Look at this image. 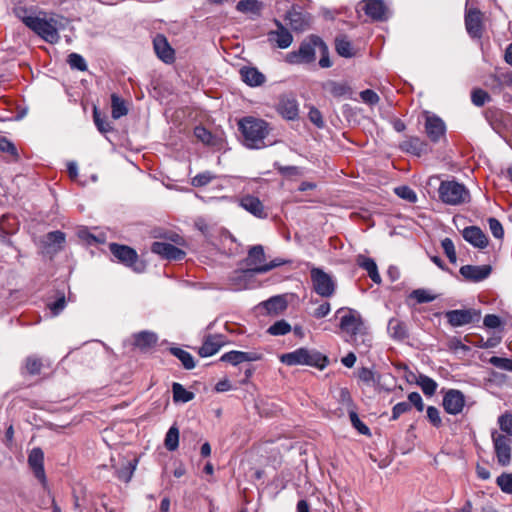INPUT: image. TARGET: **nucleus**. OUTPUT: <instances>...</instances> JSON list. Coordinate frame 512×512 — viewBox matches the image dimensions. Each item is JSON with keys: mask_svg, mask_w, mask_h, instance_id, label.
I'll list each match as a JSON object with an SVG mask.
<instances>
[{"mask_svg": "<svg viewBox=\"0 0 512 512\" xmlns=\"http://www.w3.org/2000/svg\"><path fill=\"white\" fill-rule=\"evenodd\" d=\"M320 44L319 46V49H318V53L320 54V60H319V65L322 67V68H329L332 63L329 59V51H328V47L327 45L324 43V41L322 40V42H318Z\"/></svg>", "mask_w": 512, "mask_h": 512, "instance_id": "55", "label": "nucleus"}, {"mask_svg": "<svg viewBox=\"0 0 512 512\" xmlns=\"http://www.w3.org/2000/svg\"><path fill=\"white\" fill-rule=\"evenodd\" d=\"M465 26L468 34L473 38L482 35V13L477 9H471L466 13Z\"/></svg>", "mask_w": 512, "mask_h": 512, "instance_id": "22", "label": "nucleus"}, {"mask_svg": "<svg viewBox=\"0 0 512 512\" xmlns=\"http://www.w3.org/2000/svg\"><path fill=\"white\" fill-rule=\"evenodd\" d=\"M0 152L7 153L13 159L18 158V153L15 145L6 137H0Z\"/></svg>", "mask_w": 512, "mask_h": 512, "instance_id": "54", "label": "nucleus"}, {"mask_svg": "<svg viewBox=\"0 0 512 512\" xmlns=\"http://www.w3.org/2000/svg\"><path fill=\"white\" fill-rule=\"evenodd\" d=\"M410 296L418 303L432 302L436 298L435 295L431 294L428 290L425 289H416L412 291Z\"/></svg>", "mask_w": 512, "mask_h": 512, "instance_id": "52", "label": "nucleus"}, {"mask_svg": "<svg viewBox=\"0 0 512 512\" xmlns=\"http://www.w3.org/2000/svg\"><path fill=\"white\" fill-rule=\"evenodd\" d=\"M277 29L268 33V40L281 49L288 48L293 42V36L279 21H275Z\"/></svg>", "mask_w": 512, "mask_h": 512, "instance_id": "20", "label": "nucleus"}, {"mask_svg": "<svg viewBox=\"0 0 512 512\" xmlns=\"http://www.w3.org/2000/svg\"><path fill=\"white\" fill-rule=\"evenodd\" d=\"M427 418L429 420V422L434 426V427H440L442 425V419H441V416H440V411L434 407V406H428L427 408Z\"/></svg>", "mask_w": 512, "mask_h": 512, "instance_id": "59", "label": "nucleus"}, {"mask_svg": "<svg viewBox=\"0 0 512 512\" xmlns=\"http://www.w3.org/2000/svg\"><path fill=\"white\" fill-rule=\"evenodd\" d=\"M238 126L246 147L260 149L265 146L264 140L269 134V127L266 121L248 116L241 119Z\"/></svg>", "mask_w": 512, "mask_h": 512, "instance_id": "2", "label": "nucleus"}, {"mask_svg": "<svg viewBox=\"0 0 512 512\" xmlns=\"http://www.w3.org/2000/svg\"><path fill=\"white\" fill-rule=\"evenodd\" d=\"M416 383L426 396H433L438 387L435 380L423 374L418 376Z\"/></svg>", "mask_w": 512, "mask_h": 512, "instance_id": "39", "label": "nucleus"}, {"mask_svg": "<svg viewBox=\"0 0 512 512\" xmlns=\"http://www.w3.org/2000/svg\"><path fill=\"white\" fill-rule=\"evenodd\" d=\"M217 176L211 171H204L196 176H194L191 180V184L194 187H203L211 183Z\"/></svg>", "mask_w": 512, "mask_h": 512, "instance_id": "44", "label": "nucleus"}, {"mask_svg": "<svg viewBox=\"0 0 512 512\" xmlns=\"http://www.w3.org/2000/svg\"><path fill=\"white\" fill-rule=\"evenodd\" d=\"M335 49L340 56L345 58H351L355 55L352 43L344 35L336 37Z\"/></svg>", "mask_w": 512, "mask_h": 512, "instance_id": "36", "label": "nucleus"}, {"mask_svg": "<svg viewBox=\"0 0 512 512\" xmlns=\"http://www.w3.org/2000/svg\"><path fill=\"white\" fill-rule=\"evenodd\" d=\"M111 115L114 119H119L128 113L126 102L117 94L111 95Z\"/></svg>", "mask_w": 512, "mask_h": 512, "instance_id": "38", "label": "nucleus"}, {"mask_svg": "<svg viewBox=\"0 0 512 512\" xmlns=\"http://www.w3.org/2000/svg\"><path fill=\"white\" fill-rule=\"evenodd\" d=\"M348 414L353 427L357 429L359 433L363 435L370 434L369 428L359 419L356 409L351 410Z\"/></svg>", "mask_w": 512, "mask_h": 512, "instance_id": "49", "label": "nucleus"}, {"mask_svg": "<svg viewBox=\"0 0 512 512\" xmlns=\"http://www.w3.org/2000/svg\"><path fill=\"white\" fill-rule=\"evenodd\" d=\"M46 306L49 309L50 315L52 317L58 316L66 306V298L64 293H60L55 301L47 303Z\"/></svg>", "mask_w": 512, "mask_h": 512, "instance_id": "46", "label": "nucleus"}, {"mask_svg": "<svg viewBox=\"0 0 512 512\" xmlns=\"http://www.w3.org/2000/svg\"><path fill=\"white\" fill-rule=\"evenodd\" d=\"M360 97H361L363 102H365L367 104H370V105L377 104L379 102V100H380V98L377 95V93L374 92L371 89H366V90L362 91L360 93Z\"/></svg>", "mask_w": 512, "mask_h": 512, "instance_id": "64", "label": "nucleus"}, {"mask_svg": "<svg viewBox=\"0 0 512 512\" xmlns=\"http://www.w3.org/2000/svg\"><path fill=\"white\" fill-rule=\"evenodd\" d=\"M14 15L32 29V11L27 0H19L13 8Z\"/></svg>", "mask_w": 512, "mask_h": 512, "instance_id": "31", "label": "nucleus"}, {"mask_svg": "<svg viewBox=\"0 0 512 512\" xmlns=\"http://www.w3.org/2000/svg\"><path fill=\"white\" fill-rule=\"evenodd\" d=\"M411 410V405L408 402H399L392 408L391 420H397L402 414Z\"/></svg>", "mask_w": 512, "mask_h": 512, "instance_id": "63", "label": "nucleus"}, {"mask_svg": "<svg viewBox=\"0 0 512 512\" xmlns=\"http://www.w3.org/2000/svg\"><path fill=\"white\" fill-rule=\"evenodd\" d=\"M67 62L72 69H76L82 72L88 69L85 59L80 54H69Z\"/></svg>", "mask_w": 512, "mask_h": 512, "instance_id": "47", "label": "nucleus"}, {"mask_svg": "<svg viewBox=\"0 0 512 512\" xmlns=\"http://www.w3.org/2000/svg\"><path fill=\"white\" fill-rule=\"evenodd\" d=\"M222 344L223 342L221 340V336L209 335L205 338L202 346L199 348L198 353L201 357L212 356L220 350Z\"/></svg>", "mask_w": 512, "mask_h": 512, "instance_id": "27", "label": "nucleus"}, {"mask_svg": "<svg viewBox=\"0 0 512 512\" xmlns=\"http://www.w3.org/2000/svg\"><path fill=\"white\" fill-rule=\"evenodd\" d=\"M322 39L318 36L312 35L304 40L298 50L291 51L286 54L285 61L292 65L309 64L315 61L316 53L319 49Z\"/></svg>", "mask_w": 512, "mask_h": 512, "instance_id": "6", "label": "nucleus"}, {"mask_svg": "<svg viewBox=\"0 0 512 512\" xmlns=\"http://www.w3.org/2000/svg\"><path fill=\"white\" fill-rule=\"evenodd\" d=\"M489 363L497 368L512 371L511 359L493 356L490 358Z\"/></svg>", "mask_w": 512, "mask_h": 512, "instance_id": "58", "label": "nucleus"}, {"mask_svg": "<svg viewBox=\"0 0 512 512\" xmlns=\"http://www.w3.org/2000/svg\"><path fill=\"white\" fill-rule=\"evenodd\" d=\"M170 352L181 361L184 368L190 370L195 367L193 356L189 352L177 347L170 348Z\"/></svg>", "mask_w": 512, "mask_h": 512, "instance_id": "40", "label": "nucleus"}, {"mask_svg": "<svg viewBox=\"0 0 512 512\" xmlns=\"http://www.w3.org/2000/svg\"><path fill=\"white\" fill-rule=\"evenodd\" d=\"M400 149L417 156L427 151V144L419 137H409L400 143Z\"/></svg>", "mask_w": 512, "mask_h": 512, "instance_id": "29", "label": "nucleus"}, {"mask_svg": "<svg viewBox=\"0 0 512 512\" xmlns=\"http://www.w3.org/2000/svg\"><path fill=\"white\" fill-rule=\"evenodd\" d=\"M438 193L440 200L448 205H461L470 200L468 189L463 184L454 180L442 181Z\"/></svg>", "mask_w": 512, "mask_h": 512, "instance_id": "7", "label": "nucleus"}, {"mask_svg": "<svg viewBox=\"0 0 512 512\" xmlns=\"http://www.w3.org/2000/svg\"><path fill=\"white\" fill-rule=\"evenodd\" d=\"M471 99L474 105L481 107L490 99V97L486 91L482 89H474L471 94Z\"/></svg>", "mask_w": 512, "mask_h": 512, "instance_id": "56", "label": "nucleus"}, {"mask_svg": "<svg viewBox=\"0 0 512 512\" xmlns=\"http://www.w3.org/2000/svg\"><path fill=\"white\" fill-rule=\"evenodd\" d=\"M110 252L112 255L122 264L133 268L135 271L140 272L142 268H139L137 265L138 262V254L137 252L126 245H120L116 243H112L109 245Z\"/></svg>", "mask_w": 512, "mask_h": 512, "instance_id": "10", "label": "nucleus"}, {"mask_svg": "<svg viewBox=\"0 0 512 512\" xmlns=\"http://www.w3.org/2000/svg\"><path fill=\"white\" fill-rule=\"evenodd\" d=\"M59 20L55 14L39 11L34 16V33L48 43H56L60 39Z\"/></svg>", "mask_w": 512, "mask_h": 512, "instance_id": "5", "label": "nucleus"}, {"mask_svg": "<svg viewBox=\"0 0 512 512\" xmlns=\"http://www.w3.org/2000/svg\"><path fill=\"white\" fill-rule=\"evenodd\" d=\"M134 470L135 466H133L131 462H127L123 468L117 470V477L123 482H129L132 478Z\"/></svg>", "mask_w": 512, "mask_h": 512, "instance_id": "60", "label": "nucleus"}, {"mask_svg": "<svg viewBox=\"0 0 512 512\" xmlns=\"http://www.w3.org/2000/svg\"><path fill=\"white\" fill-rule=\"evenodd\" d=\"M358 379L367 385H371L375 382V374L370 368L362 367L358 371Z\"/></svg>", "mask_w": 512, "mask_h": 512, "instance_id": "61", "label": "nucleus"}, {"mask_svg": "<svg viewBox=\"0 0 512 512\" xmlns=\"http://www.w3.org/2000/svg\"><path fill=\"white\" fill-rule=\"evenodd\" d=\"M263 358V354L258 351H229L223 354L220 358L221 361L230 363L233 366H236L243 362H255L259 361Z\"/></svg>", "mask_w": 512, "mask_h": 512, "instance_id": "16", "label": "nucleus"}, {"mask_svg": "<svg viewBox=\"0 0 512 512\" xmlns=\"http://www.w3.org/2000/svg\"><path fill=\"white\" fill-rule=\"evenodd\" d=\"M488 224L492 235L497 239H502L504 236V229L501 222L496 218L491 217L488 219Z\"/></svg>", "mask_w": 512, "mask_h": 512, "instance_id": "57", "label": "nucleus"}, {"mask_svg": "<svg viewBox=\"0 0 512 512\" xmlns=\"http://www.w3.org/2000/svg\"><path fill=\"white\" fill-rule=\"evenodd\" d=\"M179 445V430L176 426H171L165 437V447L169 451H174Z\"/></svg>", "mask_w": 512, "mask_h": 512, "instance_id": "42", "label": "nucleus"}, {"mask_svg": "<svg viewBox=\"0 0 512 512\" xmlns=\"http://www.w3.org/2000/svg\"><path fill=\"white\" fill-rule=\"evenodd\" d=\"M34 479L40 485L38 507L44 510L52 507V512H61L60 508L55 504V499L48 485L44 470V453L40 448H34Z\"/></svg>", "mask_w": 512, "mask_h": 512, "instance_id": "3", "label": "nucleus"}, {"mask_svg": "<svg viewBox=\"0 0 512 512\" xmlns=\"http://www.w3.org/2000/svg\"><path fill=\"white\" fill-rule=\"evenodd\" d=\"M459 272L467 281L480 282L490 276L492 267L490 265H464Z\"/></svg>", "mask_w": 512, "mask_h": 512, "instance_id": "15", "label": "nucleus"}, {"mask_svg": "<svg viewBox=\"0 0 512 512\" xmlns=\"http://www.w3.org/2000/svg\"><path fill=\"white\" fill-rule=\"evenodd\" d=\"M239 205L244 210L257 218L264 219L268 216V213L261 200L253 195H245L241 197L239 200Z\"/></svg>", "mask_w": 512, "mask_h": 512, "instance_id": "18", "label": "nucleus"}, {"mask_svg": "<svg viewBox=\"0 0 512 512\" xmlns=\"http://www.w3.org/2000/svg\"><path fill=\"white\" fill-rule=\"evenodd\" d=\"M65 245V234L61 231L49 232L41 240V253L52 258L60 252Z\"/></svg>", "mask_w": 512, "mask_h": 512, "instance_id": "12", "label": "nucleus"}, {"mask_svg": "<svg viewBox=\"0 0 512 512\" xmlns=\"http://www.w3.org/2000/svg\"><path fill=\"white\" fill-rule=\"evenodd\" d=\"M153 46L157 56L165 63L174 61V50L171 48L166 37L157 35L153 40Z\"/></svg>", "mask_w": 512, "mask_h": 512, "instance_id": "25", "label": "nucleus"}, {"mask_svg": "<svg viewBox=\"0 0 512 512\" xmlns=\"http://www.w3.org/2000/svg\"><path fill=\"white\" fill-rule=\"evenodd\" d=\"M262 8V3L258 0H240L237 5V11L244 14L259 15Z\"/></svg>", "mask_w": 512, "mask_h": 512, "instance_id": "37", "label": "nucleus"}, {"mask_svg": "<svg viewBox=\"0 0 512 512\" xmlns=\"http://www.w3.org/2000/svg\"><path fill=\"white\" fill-rule=\"evenodd\" d=\"M395 193L402 199L407 200L410 203H415L417 201V195L408 186H399L395 188Z\"/></svg>", "mask_w": 512, "mask_h": 512, "instance_id": "53", "label": "nucleus"}, {"mask_svg": "<svg viewBox=\"0 0 512 512\" xmlns=\"http://www.w3.org/2000/svg\"><path fill=\"white\" fill-rule=\"evenodd\" d=\"M387 330L390 337L394 340L401 341L408 336L406 324L397 318H392L389 320Z\"/></svg>", "mask_w": 512, "mask_h": 512, "instance_id": "32", "label": "nucleus"}, {"mask_svg": "<svg viewBox=\"0 0 512 512\" xmlns=\"http://www.w3.org/2000/svg\"><path fill=\"white\" fill-rule=\"evenodd\" d=\"M246 266L254 273H266L278 266L284 264L280 259L266 261V255L262 245L252 246L245 259Z\"/></svg>", "mask_w": 512, "mask_h": 512, "instance_id": "8", "label": "nucleus"}, {"mask_svg": "<svg viewBox=\"0 0 512 512\" xmlns=\"http://www.w3.org/2000/svg\"><path fill=\"white\" fill-rule=\"evenodd\" d=\"M491 437L499 465H509L511 461V447L508 437L497 431H493Z\"/></svg>", "mask_w": 512, "mask_h": 512, "instance_id": "13", "label": "nucleus"}, {"mask_svg": "<svg viewBox=\"0 0 512 512\" xmlns=\"http://www.w3.org/2000/svg\"><path fill=\"white\" fill-rule=\"evenodd\" d=\"M322 87L326 93L335 98L346 97L351 93V89L346 82L328 80L323 83Z\"/></svg>", "mask_w": 512, "mask_h": 512, "instance_id": "28", "label": "nucleus"}, {"mask_svg": "<svg viewBox=\"0 0 512 512\" xmlns=\"http://www.w3.org/2000/svg\"><path fill=\"white\" fill-rule=\"evenodd\" d=\"M278 112L286 119H295L298 116V104L294 99L283 98L278 104Z\"/></svg>", "mask_w": 512, "mask_h": 512, "instance_id": "33", "label": "nucleus"}, {"mask_svg": "<svg viewBox=\"0 0 512 512\" xmlns=\"http://www.w3.org/2000/svg\"><path fill=\"white\" fill-rule=\"evenodd\" d=\"M158 337L153 332L142 331L134 335V345L142 350L156 345Z\"/></svg>", "mask_w": 512, "mask_h": 512, "instance_id": "34", "label": "nucleus"}, {"mask_svg": "<svg viewBox=\"0 0 512 512\" xmlns=\"http://www.w3.org/2000/svg\"><path fill=\"white\" fill-rule=\"evenodd\" d=\"M310 277L313 289L319 296L329 298L334 295L337 284L332 275L321 268L312 267Z\"/></svg>", "mask_w": 512, "mask_h": 512, "instance_id": "9", "label": "nucleus"}, {"mask_svg": "<svg viewBox=\"0 0 512 512\" xmlns=\"http://www.w3.org/2000/svg\"><path fill=\"white\" fill-rule=\"evenodd\" d=\"M290 331H291V325L285 320L276 321L267 330V332L273 336L286 335Z\"/></svg>", "mask_w": 512, "mask_h": 512, "instance_id": "45", "label": "nucleus"}, {"mask_svg": "<svg viewBox=\"0 0 512 512\" xmlns=\"http://www.w3.org/2000/svg\"><path fill=\"white\" fill-rule=\"evenodd\" d=\"M151 251L168 260H181L185 256V252L176 246L166 242H154Z\"/></svg>", "mask_w": 512, "mask_h": 512, "instance_id": "19", "label": "nucleus"}, {"mask_svg": "<svg viewBox=\"0 0 512 512\" xmlns=\"http://www.w3.org/2000/svg\"><path fill=\"white\" fill-rule=\"evenodd\" d=\"M356 262L359 267L367 271L369 277L374 283H381V276L378 272L377 265L372 258L364 255H358Z\"/></svg>", "mask_w": 512, "mask_h": 512, "instance_id": "30", "label": "nucleus"}, {"mask_svg": "<svg viewBox=\"0 0 512 512\" xmlns=\"http://www.w3.org/2000/svg\"><path fill=\"white\" fill-rule=\"evenodd\" d=\"M445 317L452 327H460L478 321L480 312L475 309H457L447 311Z\"/></svg>", "mask_w": 512, "mask_h": 512, "instance_id": "11", "label": "nucleus"}, {"mask_svg": "<svg viewBox=\"0 0 512 512\" xmlns=\"http://www.w3.org/2000/svg\"><path fill=\"white\" fill-rule=\"evenodd\" d=\"M441 246L449 261L453 264L456 263L457 256L453 241L450 238H444L441 241Z\"/></svg>", "mask_w": 512, "mask_h": 512, "instance_id": "48", "label": "nucleus"}, {"mask_svg": "<svg viewBox=\"0 0 512 512\" xmlns=\"http://www.w3.org/2000/svg\"><path fill=\"white\" fill-rule=\"evenodd\" d=\"M172 392L175 402L186 403L194 398V393L186 390L180 383H173Z\"/></svg>", "mask_w": 512, "mask_h": 512, "instance_id": "41", "label": "nucleus"}, {"mask_svg": "<svg viewBox=\"0 0 512 512\" xmlns=\"http://www.w3.org/2000/svg\"><path fill=\"white\" fill-rule=\"evenodd\" d=\"M498 424L504 433H506L508 436L512 437V414L511 413H504L498 418Z\"/></svg>", "mask_w": 512, "mask_h": 512, "instance_id": "51", "label": "nucleus"}, {"mask_svg": "<svg viewBox=\"0 0 512 512\" xmlns=\"http://www.w3.org/2000/svg\"><path fill=\"white\" fill-rule=\"evenodd\" d=\"M364 11L374 21H384L388 18V10L381 0H367L364 5Z\"/></svg>", "mask_w": 512, "mask_h": 512, "instance_id": "24", "label": "nucleus"}, {"mask_svg": "<svg viewBox=\"0 0 512 512\" xmlns=\"http://www.w3.org/2000/svg\"><path fill=\"white\" fill-rule=\"evenodd\" d=\"M497 485L500 489L507 494L512 493V473H503L501 474L497 480Z\"/></svg>", "mask_w": 512, "mask_h": 512, "instance_id": "50", "label": "nucleus"}, {"mask_svg": "<svg viewBox=\"0 0 512 512\" xmlns=\"http://www.w3.org/2000/svg\"><path fill=\"white\" fill-rule=\"evenodd\" d=\"M485 85L493 93H500L506 87L512 88V71H496L488 77Z\"/></svg>", "mask_w": 512, "mask_h": 512, "instance_id": "17", "label": "nucleus"}, {"mask_svg": "<svg viewBox=\"0 0 512 512\" xmlns=\"http://www.w3.org/2000/svg\"><path fill=\"white\" fill-rule=\"evenodd\" d=\"M269 314L278 315L287 308V302L282 296H274L262 303Z\"/></svg>", "mask_w": 512, "mask_h": 512, "instance_id": "35", "label": "nucleus"}, {"mask_svg": "<svg viewBox=\"0 0 512 512\" xmlns=\"http://www.w3.org/2000/svg\"><path fill=\"white\" fill-rule=\"evenodd\" d=\"M280 361L288 366L307 365L322 369L326 366L327 358L316 350L301 347L282 354Z\"/></svg>", "mask_w": 512, "mask_h": 512, "instance_id": "4", "label": "nucleus"}, {"mask_svg": "<svg viewBox=\"0 0 512 512\" xmlns=\"http://www.w3.org/2000/svg\"><path fill=\"white\" fill-rule=\"evenodd\" d=\"M195 137L205 144H210L212 142L213 136L212 134L204 127L197 126L194 129Z\"/></svg>", "mask_w": 512, "mask_h": 512, "instance_id": "62", "label": "nucleus"}, {"mask_svg": "<svg viewBox=\"0 0 512 512\" xmlns=\"http://www.w3.org/2000/svg\"><path fill=\"white\" fill-rule=\"evenodd\" d=\"M442 405L448 414H460L465 406V396L460 390L450 389L444 394Z\"/></svg>", "mask_w": 512, "mask_h": 512, "instance_id": "14", "label": "nucleus"}, {"mask_svg": "<svg viewBox=\"0 0 512 512\" xmlns=\"http://www.w3.org/2000/svg\"><path fill=\"white\" fill-rule=\"evenodd\" d=\"M463 238L476 248L484 249L488 245V238L478 226L466 227L462 232Z\"/></svg>", "mask_w": 512, "mask_h": 512, "instance_id": "23", "label": "nucleus"}, {"mask_svg": "<svg viewBox=\"0 0 512 512\" xmlns=\"http://www.w3.org/2000/svg\"><path fill=\"white\" fill-rule=\"evenodd\" d=\"M240 75L242 80L251 87L260 86L266 80L264 74L254 67H242Z\"/></svg>", "mask_w": 512, "mask_h": 512, "instance_id": "26", "label": "nucleus"}, {"mask_svg": "<svg viewBox=\"0 0 512 512\" xmlns=\"http://www.w3.org/2000/svg\"><path fill=\"white\" fill-rule=\"evenodd\" d=\"M339 318L340 330L345 334V340L357 349L366 351L371 346V336L367 332L360 313L354 309L342 307L336 311Z\"/></svg>", "mask_w": 512, "mask_h": 512, "instance_id": "1", "label": "nucleus"}, {"mask_svg": "<svg viewBox=\"0 0 512 512\" xmlns=\"http://www.w3.org/2000/svg\"><path fill=\"white\" fill-rule=\"evenodd\" d=\"M446 126L442 119L437 116H427L425 121V132L432 142H438L445 135Z\"/></svg>", "mask_w": 512, "mask_h": 512, "instance_id": "21", "label": "nucleus"}, {"mask_svg": "<svg viewBox=\"0 0 512 512\" xmlns=\"http://www.w3.org/2000/svg\"><path fill=\"white\" fill-rule=\"evenodd\" d=\"M337 400L347 410L348 413L351 412V410L356 409L350 391L347 388L339 389Z\"/></svg>", "mask_w": 512, "mask_h": 512, "instance_id": "43", "label": "nucleus"}]
</instances>
